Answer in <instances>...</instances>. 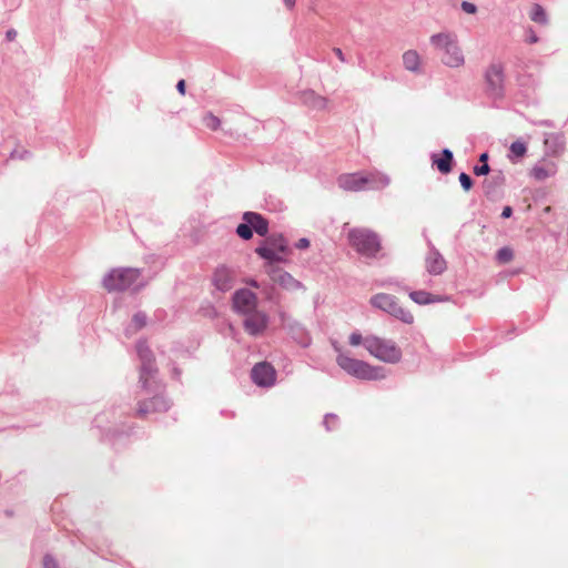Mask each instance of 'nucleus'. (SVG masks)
I'll return each mask as SVG.
<instances>
[{"label":"nucleus","mask_w":568,"mask_h":568,"mask_svg":"<svg viewBox=\"0 0 568 568\" xmlns=\"http://www.w3.org/2000/svg\"><path fill=\"white\" fill-rule=\"evenodd\" d=\"M367 352L384 363L395 364L402 358V349L394 341L376 335H368Z\"/></svg>","instance_id":"4"},{"label":"nucleus","mask_w":568,"mask_h":568,"mask_svg":"<svg viewBox=\"0 0 568 568\" xmlns=\"http://www.w3.org/2000/svg\"><path fill=\"white\" fill-rule=\"evenodd\" d=\"M244 222L251 225L252 231L254 230L258 235L265 236L268 232V222L258 213L245 212L243 215Z\"/></svg>","instance_id":"17"},{"label":"nucleus","mask_w":568,"mask_h":568,"mask_svg":"<svg viewBox=\"0 0 568 568\" xmlns=\"http://www.w3.org/2000/svg\"><path fill=\"white\" fill-rule=\"evenodd\" d=\"M505 68L501 63H491L485 72L487 90L493 94H500L504 87Z\"/></svg>","instance_id":"12"},{"label":"nucleus","mask_w":568,"mask_h":568,"mask_svg":"<svg viewBox=\"0 0 568 568\" xmlns=\"http://www.w3.org/2000/svg\"><path fill=\"white\" fill-rule=\"evenodd\" d=\"M459 182H460L462 187L466 192H468L471 189V186H473V181H471L470 176L468 174H466V173H460L459 174Z\"/></svg>","instance_id":"31"},{"label":"nucleus","mask_w":568,"mask_h":568,"mask_svg":"<svg viewBox=\"0 0 568 568\" xmlns=\"http://www.w3.org/2000/svg\"><path fill=\"white\" fill-rule=\"evenodd\" d=\"M409 297L417 304L426 305L430 303L444 302L447 298L440 295H434L426 291H414L409 293Z\"/></svg>","instance_id":"22"},{"label":"nucleus","mask_w":568,"mask_h":568,"mask_svg":"<svg viewBox=\"0 0 568 568\" xmlns=\"http://www.w3.org/2000/svg\"><path fill=\"white\" fill-rule=\"evenodd\" d=\"M556 172V168L554 164L548 168L545 166H535L530 171V175L537 181H544L547 178L554 175Z\"/></svg>","instance_id":"23"},{"label":"nucleus","mask_w":568,"mask_h":568,"mask_svg":"<svg viewBox=\"0 0 568 568\" xmlns=\"http://www.w3.org/2000/svg\"><path fill=\"white\" fill-rule=\"evenodd\" d=\"M432 163L440 173L448 174L452 171L453 153L448 149H445L440 154H433Z\"/></svg>","instance_id":"20"},{"label":"nucleus","mask_w":568,"mask_h":568,"mask_svg":"<svg viewBox=\"0 0 568 568\" xmlns=\"http://www.w3.org/2000/svg\"><path fill=\"white\" fill-rule=\"evenodd\" d=\"M9 38L13 37V33H11V31L8 32L7 34Z\"/></svg>","instance_id":"45"},{"label":"nucleus","mask_w":568,"mask_h":568,"mask_svg":"<svg viewBox=\"0 0 568 568\" xmlns=\"http://www.w3.org/2000/svg\"><path fill=\"white\" fill-rule=\"evenodd\" d=\"M510 153L516 158H523L527 153V145L523 141H515L510 145Z\"/></svg>","instance_id":"25"},{"label":"nucleus","mask_w":568,"mask_h":568,"mask_svg":"<svg viewBox=\"0 0 568 568\" xmlns=\"http://www.w3.org/2000/svg\"><path fill=\"white\" fill-rule=\"evenodd\" d=\"M338 366L347 374L364 381H378L386 377L385 369L364 361L353 358L342 352L336 357Z\"/></svg>","instance_id":"3"},{"label":"nucleus","mask_w":568,"mask_h":568,"mask_svg":"<svg viewBox=\"0 0 568 568\" xmlns=\"http://www.w3.org/2000/svg\"><path fill=\"white\" fill-rule=\"evenodd\" d=\"M252 381L260 387H271L276 381V371L272 364L260 362L251 371Z\"/></svg>","instance_id":"10"},{"label":"nucleus","mask_w":568,"mask_h":568,"mask_svg":"<svg viewBox=\"0 0 568 568\" xmlns=\"http://www.w3.org/2000/svg\"><path fill=\"white\" fill-rule=\"evenodd\" d=\"M203 123L212 131H216L221 125L220 119L212 113H209L203 118Z\"/></svg>","instance_id":"28"},{"label":"nucleus","mask_w":568,"mask_h":568,"mask_svg":"<svg viewBox=\"0 0 568 568\" xmlns=\"http://www.w3.org/2000/svg\"><path fill=\"white\" fill-rule=\"evenodd\" d=\"M511 214H513V209L510 206H505L501 212V217L508 219L511 216Z\"/></svg>","instance_id":"40"},{"label":"nucleus","mask_w":568,"mask_h":568,"mask_svg":"<svg viewBox=\"0 0 568 568\" xmlns=\"http://www.w3.org/2000/svg\"><path fill=\"white\" fill-rule=\"evenodd\" d=\"M247 283H248L251 286L255 287V288H258V287H260L258 283H257L256 281H254V280H251V281H250V282H247Z\"/></svg>","instance_id":"43"},{"label":"nucleus","mask_w":568,"mask_h":568,"mask_svg":"<svg viewBox=\"0 0 568 568\" xmlns=\"http://www.w3.org/2000/svg\"><path fill=\"white\" fill-rule=\"evenodd\" d=\"M497 261L500 264L509 263L514 257V252L510 247H503L497 252Z\"/></svg>","instance_id":"27"},{"label":"nucleus","mask_w":568,"mask_h":568,"mask_svg":"<svg viewBox=\"0 0 568 568\" xmlns=\"http://www.w3.org/2000/svg\"><path fill=\"white\" fill-rule=\"evenodd\" d=\"M404 68L414 73L423 72L422 57L416 50H407L402 55Z\"/></svg>","instance_id":"18"},{"label":"nucleus","mask_w":568,"mask_h":568,"mask_svg":"<svg viewBox=\"0 0 568 568\" xmlns=\"http://www.w3.org/2000/svg\"><path fill=\"white\" fill-rule=\"evenodd\" d=\"M337 184L348 192H359L365 189L381 190L389 184V179L376 172L344 173L337 178Z\"/></svg>","instance_id":"2"},{"label":"nucleus","mask_w":568,"mask_h":568,"mask_svg":"<svg viewBox=\"0 0 568 568\" xmlns=\"http://www.w3.org/2000/svg\"><path fill=\"white\" fill-rule=\"evenodd\" d=\"M327 104V101L322 97H314L312 101V106L317 109H323Z\"/></svg>","instance_id":"34"},{"label":"nucleus","mask_w":568,"mask_h":568,"mask_svg":"<svg viewBox=\"0 0 568 568\" xmlns=\"http://www.w3.org/2000/svg\"><path fill=\"white\" fill-rule=\"evenodd\" d=\"M43 567L44 568H58V565L51 557L47 556L43 559Z\"/></svg>","instance_id":"35"},{"label":"nucleus","mask_w":568,"mask_h":568,"mask_svg":"<svg viewBox=\"0 0 568 568\" xmlns=\"http://www.w3.org/2000/svg\"><path fill=\"white\" fill-rule=\"evenodd\" d=\"M371 303L373 306L390 314L406 324H412L414 322V315L408 310L404 308L394 295L378 293L371 298Z\"/></svg>","instance_id":"8"},{"label":"nucleus","mask_w":568,"mask_h":568,"mask_svg":"<svg viewBox=\"0 0 568 568\" xmlns=\"http://www.w3.org/2000/svg\"><path fill=\"white\" fill-rule=\"evenodd\" d=\"M284 4L287 9H293L295 6L296 0H283Z\"/></svg>","instance_id":"41"},{"label":"nucleus","mask_w":568,"mask_h":568,"mask_svg":"<svg viewBox=\"0 0 568 568\" xmlns=\"http://www.w3.org/2000/svg\"><path fill=\"white\" fill-rule=\"evenodd\" d=\"M489 171H490V168H489L488 163H484L481 165H476L474 168V173L476 175H486L489 173Z\"/></svg>","instance_id":"32"},{"label":"nucleus","mask_w":568,"mask_h":568,"mask_svg":"<svg viewBox=\"0 0 568 568\" xmlns=\"http://www.w3.org/2000/svg\"><path fill=\"white\" fill-rule=\"evenodd\" d=\"M446 268V261L438 252H432L426 257V270L429 274L440 275Z\"/></svg>","instance_id":"19"},{"label":"nucleus","mask_w":568,"mask_h":568,"mask_svg":"<svg viewBox=\"0 0 568 568\" xmlns=\"http://www.w3.org/2000/svg\"><path fill=\"white\" fill-rule=\"evenodd\" d=\"M265 272L274 284L290 292L305 291V286L290 273L275 264H266Z\"/></svg>","instance_id":"9"},{"label":"nucleus","mask_w":568,"mask_h":568,"mask_svg":"<svg viewBox=\"0 0 568 568\" xmlns=\"http://www.w3.org/2000/svg\"><path fill=\"white\" fill-rule=\"evenodd\" d=\"M333 52L335 53V55L338 58V60L341 62H345L346 61L345 55H344L343 51L339 48H334Z\"/></svg>","instance_id":"38"},{"label":"nucleus","mask_w":568,"mask_h":568,"mask_svg":"<svg viewBox=\"0 0 568 568\" xmlns=\"http://www.w3.org/2000/svg\"><path fill=\"white\" fill-rule=\"evenodd\" d=\"M236 234L243 240H250L253 236L251 225L245 222L236 227Z\"/></svg>","instance_id":"29"},{"label":"nucleus","mask_w":568,"mask_h":568,"mask_svg":"<svg viewBox=\"0 0 568 568\" xmlns=\"http://www.w3.org/2000/svg\"><path fill=\"white\" fill-rule=\"evenodd\" d=\"M310 246V241L307 239H300L296 243V247L300 250L307 248Z\"/></svg>","instance_id":"36"},{"label":"nucleus","mask_w":568,"mask_h":568,"mask_svg":"<svg viewBox=\"0 0 568 568\" xmlns=\"http://www.w3.org/2000/svg\"><path fill=\"white\" fill-rule=\"evenodd\" d=\"M176 90L179 91L180 94H182V95L185 94V81L184 80H180L178 82Z\"/></svg>","instance_id":"39"},{"label":"nucleus","mask_w":568,"mask_h":568,"mask_svg":"<svg viewBox=\"0 0 568 568\" xmlns=\"http://www.w3.org/2000/svg\"><path fill=\"white\" fill-rule=\"evenodd\" d=\"M213 285L222 292H227L234 286L235 273L225 265L216 267L212 276Z\"/></svg>","instance_id":"16"},{"label":"nucleus","mask_w":568,"mask_h":568,"mask_svg":"<svg viewBox=\"0 0 568 568\" xmlns=\"http://www.w3.org/2000/svg\"><path fill=\"white\" fill-rule=\"evenodd\" d=\"M462 9L466 12V13H469V14H474L476 13L477 11V7L471 3V2H468V1H464L462 3Z\"/></svg>","instance_id":"33"},{"label":"nucleus","mask_w":568,"mask_h":568,"mask_svg":"<svg viewBox=\"0 0 568 568\" xmlns=\"http://www.w3.org/2000/svg\"><path fill=\"white\" fill-rule=\"evenodd\" d=\"M255 253L266 260L267 264L285 262V255L288 253V245L282 235H272L266 237L260 246L255 248Z\"/></svg>","instance_id":"7"},{"label":"nucleus","mask_w":568,"mask_h":568,"mask_svg":"<svg viewBox=\"0 0 568 568\" xmlns=\"http://www.w3.org/2000/svg\"><path fill=\"white\" fill-rule=\"evenodd\" d=\"M530 19L538 23H546L547 17L544 8L540 4H534L530 10Z\"/></svg>","instance_id":"24"},{"label":"nucleus","mask_w":568,"mask_h":568,"mask_svg":"<svg viewBox=\"0 0 568 568\" xmlns=\"http://www.w3.org/2000/svg\"><path fill=\"white\" fill-rule=\"evenodd\" d=\"M367 339H368V335L367 336H363L359 332L356 331V332H353L349 335L348 343L352 346L364 345L365 348L367 349Z\"/></svg>","instance_id":"26"},{"label":"nucleus","mask_w":568,"mask_h":568,"mask_svg":"<svg viewBox=\"0 0 568 568\" xmlns=\"http://www.w3.org/2000/svg\"><path fill=\"white\" fill-rule=\"evenodd\" d=\"M170 407L169 402L162 397L156 396L149 400L140 402L135 412V416L139 418H145L151 414L166 412Z\"/></svg>","instance_id":"15"},{"label":"nucleus","mask_w":568,"mask_h":568,"mask_svg":"<svg viewBox=\"0 0 568 568\" xmlns=\"http://www.w3.org/2000/svg\"><path fill=\"white\" fill-rule=\"evenodd\" d=\"M347 237L352 247L363 255L375 256L381 250L377 234L368 229H352Z\"/></svg>","instance_id":"6"},{"label":"nucleus","mask_w":568,"mask_h":568,"mask_svg":"<svg viewBox=\"0 0 568 568\" xmlns=\"http://www.w3.org/2000/svg\"><path fill=\"white\" fill-rule=\"evenodd\" d=\"M141 273L133 267H115L110 270L102 280V286L108 292H121L135 283Z\"/></svg>","instance_id":"5"},{"label":"nucleus","mask_w":568,"mask_h":568,"mask_svg":"<svg viewBox=\"0 0 568 568\" xmlns=\"http://www.w3.org/2000/svg\"><path fill=\"white\" fill-rule=\"evenodd\" d=\"M429 42L435 50L440 52V60L446 67L458 69L465 64V55L455 33H435L430 36Z\"/></svg>","instance_id":"1"},{"label":"nucleus","mask_w":568,"mask_h":568,"mask_svg":"<svg viewBox=\"0 0 568 568\" xmlns=\"http://www.w3.org/2000/svg\"><path fill=\"white\" fill-rule=\"evenodd\" d=\"M139 357L142 362L141 381L146 385L148 381L158 372L154 365V356L145 343H139L136 346Z\"/></svg>","instance_id":"13"},{"label":"nucleus","mask_w":568,"mask_h":568,"mask_svg":"<svg viewBox=\"0 0 568 568\" xmlns=\"http://www.w3.org/2000/svg\"><path fill=\"white\" fill-rule=\"evenodd\" d=\"M268 324V316L262 311H254L245 315L243 325L247 334L256 336L264 333Z\"/></svg>","instance_id":"14"},{"label":"nucleus","mask_w":568,"mask_h":568,"mask_svg":"<svg viewBox=\"0 0 568 568\" xmlns=\"http://www.w3.org/2000/svg\"><path fill=\"white\" fill-rule=\"evenodd\" d=\"M526 41L530 44L536 43V42H538V37L532 30H530L529 36Z\"/></svg>","instance_id":"37"},{"label":"nucleus","mask_w":568,"mask_h":568,"mask_svg":"<svg viewBox=\"0 0 568 568\" xmlns=\"http://www.w3.org/2000/svg\"><path fill=\"white\" fill-rule=\"evenodd\" d=\"M9 38L13 37V33H11V31L8 32L7 34Z\"/></svg>","instance_id":"44"},{"label":"nucleus","mask_w":568,"mask_h":568,"mask_svg":"<svg viewBox=\"0 0 568 568\" xmlns=\"http://www.w3.org/2000/svg\"><path fill=\"white\" fill-rule=\"evenodd\" d=\"M146 324L145 315L138 313L132 318L133 333L144 327Z\"/></svg>","instance_id":"30"},{"label":"nucleus","mask_w":568,"mask_h":568,"mask_svg":"<svg viewBox=\"0 0 568 568\" xmlns=\"http://www.w3.org/2000/svg\"><path fill=\"white\" fill-rule=\"evenodd\" d=\"M487 160H488V154L487 153H483L480 156H479V161L484 164V163H487Z\"/></svg>","instance_id":"42"},{"label":"nucleus","mask_w":568,"mask_h":568,"mask_svg":"<svg viewBox=\"0 0 568 568\" xmlns=\"http://www.w3.org/2000/svg\"><path fill=\"white\" fill-rule=\"evenodd\" d=\"M544 144L549 150L550 154L557 155L564 150L565 146V138L562 133H550L545 140Z\"/></svg>","instance_id":"21"},{"label":"nucleus","mask_w":568,"mask_h":568,"mask_svg":"<svg viewBox=\"0 0 568 568\" xmlns=\"http://www.w3.org/2000/svg\"><path fill=\"white\" fill-rule=\"evenodd\" d=\"M232 300L234 310L243 315L256 311L257 297L247 288L237 290Z\"/></svg>","instance_id":"11"}]
</instances>
